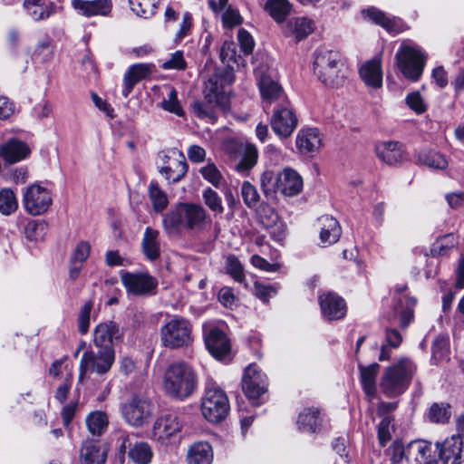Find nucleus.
I'll return each mask as SVG.
<instances>
[{"mask_svg": "<svg viewBox=\"0 0 464 464\" xmlns=\"http://www.w3.org/2000/svg\"><path fill=\"white\" fill-rule=\"evenodd\" d=\"M210 218L206 209L196 203H179L162 218V227L168 235H178L184 229L201 231Z\"/></svg>", "mask_w": 464, "mask_h": 464, "instance_id": "1", "label": "nucleus"}, {"mask_svg": "<svg viewBox=\"0 0 464 464\" xmlns=\"http://www.w3.org/2000/svg\"><path fill=\"white\" fill-rule=\"evenodd\" d=\"M197 386V373L188 363L182 361L175 362L165 370L162 390L168 397L184 401L192 395Z\"/></svg>", "mask_w": 464, "mask_h": 464, "instance_id": "2", "label": "nucleus"}, {"mask_svg": "<svg viewBox=\"0 0 464 464\" xmlns=\"http://www.w3.org/2000/svg\"><path fill=\"white\" fill-rule=\"evenodd\" d=\"M314 72L324 85L338 88L343 85L348 69L338 51L318 49L314 53Z\"/></svg>", "mask_w": 464, "mask_h": 464, "instance_id": "3", "label": "nucleus"}, {"mask_svg": "<svg viewBox=\"0 0 464 464\" xmlns=\"http://www.w3.org/2000/svg\"><path fill=\"white\" fill-rule=\"evenodd\" d=\"M416 372L415 364L403 358L387 367L381 378L380 389L388 398L401 395L409 388Z\"/></svg>", "mask_w": 464, "mask_h": 464, "instance_id": "4", "label": "nucleus"}, {"mask_svg": "<svg viewBox=\"0 0 464 464\" xmlns=\"http://www.w3.org/2000/svg\"><path fill=\"white\" fill-rule=\"evenodd\" d=\"M160 335L161 345L165 348H187L193 342L192 324L185 317L173 315L161 325Z\"/></svg>", "mask_w": 464, "mask_h": 464, "instance_id": "5", "label": "nucleus"}, {"mask_svg": "<svg viewBox=\"0 0 464 464\" xmlns=\"http://www.w3.org/2000/svg\"><path fill=\"white\" fill-rule=\"evenodd\" d=\"M427 56L415 44L402 43L396 53L397 65L403 76L416 82L422 75Z\"/></svg>", "mask_w": 464, "mask_h": 464, "instance_id": "6", "label": "nucleus"}, {"mask_svg": "<svg viewBox=\"0 0 464 464\" xmlns=\"http://www.w3.org/2000/svg\"><path fill=\"white\" fill-rule=\"evenodd\" d=\"M121 416L131 427L140 428L150 422L153 416V404L144 397L133 395L121 404Z\"/></svg>", "mask_w": 464, "mask_h": 464, "instance_id": "7", "label": "nucleus"}, {"mask_svg": "<svg viewBox=\"0 0 464 464\" xmlns=\"http://www.w3.org/2000/svg\"><path fill=\"white\" fill-rule=\"evenodd\" d=\"M115 361L114 349H98L97 352L88 350L83 353L80 362L79 379L82 380L85 373L103 375L110 372Z\"/></svg>", "mask_w": 464, "mask_h": 464, "instance_id": "8", "label": "nucleus"}, {"mask_svg": "<svg viewBox=\"0 0 464 464\" xmlns=\"http://www.w3.org/2000/svg\"><path fill=\"white\" fill-rule=\"evenodd\" d=\"M229 411L228 399L219 388H207L202 398L201 411L205 419L210 422L224 420Z\"/></svg>", "mask_w": 464, "mask_h": 464, "instance_id": "9", "label": "nucleus"}, {"mask_svg": "<svg viewBox=\"0 0 464 464\" xmlns=\"http://www.w3.org/2000/svg\"><path fill=\"white\" fill-rule=\"evenodd\" d=\"M121 281L129 295L146 296L155 295L158 280L148 272L121 271Z\"/></svg>", "mask_w": 464, "mask_h": 464, "instance_id": "10", "label": "nucleus"}, {"mask_svg": "<svg viewBox=\"0 0 464 464\" xmlns=\"http://www.w3.org/2000/svg\"><path fill=\"white\" fill-rule=\"evenodd\" d=\"M53 204L51 191L40 184L27 187L23 194V205L27 213L40 216L46 213Z\"/></svg>", "mask_w": 464, "mask_h": 464, "instance_id": "11", "label": "nucleus"}, {"mask_svg": "<svg viewBox=\"0 0 464 464\" xmlns=\"http://www.w3.org/2000/svg\"><path fill=\"white\" fill-rule=\"evenodd\" d=\"M159 159L161 161L159 171L169 182L177 183L186 175L188 164L180 151L171 150L168 152H160Z\"/></svg>", "mask_w": 464, "mask_h": 464, "instance_id": "12", "label": "nucleus"}, {"mask_svg": "<svg viewBox=\"0 0 464 464\" xmlns=\"http://www.w3.org/2000/svg\"><path fill=\"white\" fill-rule=\"evenodd\" d=\"M235 80L233 71L226 69L222 72H216L205 82V99H209L225 107L227 102L225 86L231 84Z\"/></svg>", "mask_w": 464, "mask_h": 464, "instance_id": "13", "label": "nucleus"}, {"mask_svg": "<svg viewBox=\"0 0 464 464\" xmlns=\"http://www.w3.org/2000/svg\"><path fill=\"white\" fill-rule=\"evenodd\" d=\"M270 123L274 132L281 138L289 137L296 129L298 121L287 100L274 110Z\"/></svg>", "mask_w": 464, "mask_h": 464, "instance_id": "14", "label": "nucleus"}, {"mask_svg": "<svg viewBox=\"0 0 464 464\" xmlns=\"http://www.w3.org/2000/svg\"><path fill=\"white\" fill-rule=\"evenodd\" d=\"M242 389L250 401L257 400L266 392V375L256 364L248 365L244 372Z\"/></svg>", "mask_w": 464, "mask_h": 464, "instance_id": "15", "label": "nucleus"}, {"mask_svg": "<svg viewBox=\"0 0 464 464\" xmlns=\"http://www.w3.org/2000/svg\"><path fill=\"white\" fill-rule=\"evenodd\" d=\"M183 424L175 413H165L155 420L153 424V437L162 445H167L182 430Z\"/></svg>", "mask_w": 464, "mask_h": 464, "instance_id": "16", "label": "nucleus"}, {"mask_svg": "<svg viewBox=\"0 0 464 464\" xmlns=\"http://www.w3.org/2000/svg\"><path fill=\"white\" fill-rule=\"evenodd\" d=\"M134 434H124L121 437L120 450L125 452L128 449V457L135 464H150L153 458V450L146 441H139L132 444L131 437Z\"/></svg>", "mask_w": 464, "mask_h": 464, "instance_id": "17", "label": "nucleus"}, {"mask_svg": "<svg viewBox=\"0 0 464 464\" xmlns=\"http://www.w3.org/2000/svg\"><path fill=\"white\" fill-rule=\"evenodd\" d=\"M255 73L261 96L265 102L271 104L276 101H286L281 86L267 72L260 68L256 70Z\"/></svg>", "mask_w": 464, "mask_h": 464, "instance_id": "18", "label": "nucleus"}, {"mask_svg": "<svg viewBox=\"0 0 464 464\" xmlns=\"http://www.w3.org/2000/svg\"><path fill=\"white\" fill-rule=\"evenodd\" d=\"M277 190L285 197L298 195L304 187L302 177L291 168H285L276 175Z\"/></svg>", "mask_w": 464, "mask_h": 464, "instance_id": "19", "label": "nucleus"}, {"mask_svg": "<svg viewBox=\"0 0 464 464\" xmlns=\"http://www.w3.org/2000/svg\"><path fill=\"white\" fill-rule=\"evenodd\" d=\"M121 336L122 332L116 323H100L93 330V343L98 349H113V341L121 339Z\"/></svg>", "mask_w": 464, "mask_h": 464, "instance_id": "20", "label": "nucleus"}, {"mask_svg": "<svg viewBox=\"0 0 464 464\" xmlns=\"http://www.w3.org/2000/svg\"><path fill=\"white\" fill-rule=\"evenodd\" d=\"M204 336L206 347L215 358L222 360L229 354L230 342L224 332L211 328Z\"/></svg>", "mask_w": 464, "mask_h": 464, "instance_id": "21", "label": "nucleus"}, {"mask_svg": "<svg viewBox=\"0 0 464 464\" xmlns=\"http://www.w3.org/2000/svg\"><path fill=\"white\" fill-rule=\"evenodd\" d=\"M441 464H459L462 459L463 440L460 436L452 435L442 443L437 444Z\"/></svg>", "mask_w": 464, "mask_h": 464, "instance_id": "22", "label": "nucleus"}, {"mask_svg": "<svg viewBox=\"0 0 464 464\" xmlns=\"http://www.w3.org/2000/svg\"><path fill=\"white\" fill-rule=\"evenodd\" d=\"M314 22L306 16L290 18L284 25L283 33L287 38L300 42L310 35L314 30Z\"/></svg>", "mask_w": 464, "mask_h": 464, "instance_id": "23", "label": "nucleus"}, {"mask_svg": "<svg viewBox=\"0 0 464 464\" xmlns=\"http://www.w3.org/2000/svg\"><path fill=\"white\" fill-rule=\"evenodd\" d=\"M320 306L323 315L328 320H338L346 314L344 300L340 296L327 293L320 295Z\"/></svg>", "mask_w": 464, "mask_h": 464, "instance_id": "24", "label": "nucleus"}, {"mask_svg": "<svg viewBox=\"0 0 464 464\" xmlns=\"http://www.w3.org/2000/svg\"><path fill=\"white\" fill-rule=\"evenodd\" d=\"M295 144L301 154L316 152L322 146L321 134L315 128L301 129L296 135Z\"/></svg>", "mask_w": 464, "mask_h": 464, "instance_id": "25", "label": "nucleus"}, {"mask_svg": "<svg viewBox=\"0 0 464 464\" xmlns=\"http://www.w3.org/2000/svg\"><path fill=\"white\" fill-rule=\"evenodd\" d=\"M154 65L151 63H137L129 67L123 77L122 95L127 98L134 86L152 73Z\"/></svg>", "mask_w": 464, "mask_h": 464, "instance_id": "26", "label": "nucleus"}, {"mask_svg": "<svg viewBox=\"0 0 464 464\" xmlns=\"http://www.w3.org/2000/svg\"><path fill=\"white\" fill-rule=\"evenodd\" d=\"M375 153L384 163L394 166L405 160L403 146L397 141H383L376 145Z\"/></svg>", "mask_w": 464, "mask_h": 464, "instance_id": "27", "label": "nucleus"}, {"mask_svg": "<svg viewBox=\"0 0 464 464\" xmlns=\"http://www.w3.org/2000/svg\"><path fill=\"white\" fill-rule=\"evenodd\" d=\"M107 452L102 449L99 440H86L80 450L81 464H104Z\"/></svg>", "mask_w": 464, "mask_h": 464, "instance_id": "28", "label": "nucleus"}, {"mask_svg": "<svg viewBox=\"0 0 464 464\" xmlns=\"http://www.w3.org/2000/svg\"><path fill=\"white\" fill-rule=\"evenodd\" d=\"M297 428L303 432L315 433L321 430L323 417L321 411L315 407L304 409L297 417Z\"/></svg>", "mask_w": 464, "mask_h": 464, "instance_id": "29", "label": "nucleus"}, {"mask_svg": "<svg viewBox=\"0 0 464 464\" xmlns=\"http://www.w3.org/2000/svg\"><path fill=\"white\" fill-rule=\"evenodd\" d=\"M320 242L323 246H331L336 243L342 234V229L336 218L331 216H324L319 218Z\"/></svg>", "mask_w": 464, "mask_h": 464, "instance_id": "30", "label": "nucleus"}, {"mask_svg": "<svg viewBox=\"0 0 464 464\" xmlns=\"http://www.w3.org/2000/svg\"><path fill=\"white\" fill-rule=\"evenodd\" d=\"M30 152L28 145L17 139L9 140L0 148V155L10 164L24 160Z\"/></svg>", "mask_w": 464, "mask_h": 464, "instance_id": "31", "label": "nucleus"}, {"mask_svg": "<svg viewBox=\"0 0 464 464\" xmlns=\"http://www.w3.org/2000/svg\"><path fill=\"white\" fill-rule=\"evenodd\" d=\"M359 72L360 77L368 87L374 89L382 87V71L380 59L373 58L370 61H367L360 68Z\"/></svg>", "mask_w": 464, "mask_h": 464, "instance_id": "32", "label": "nucleus"}, {"mask_svg": "<svg viewBox=\"0 0 464 464\" xmlns=\"http://www.w3.org/2000/svg\"><path fill=\"white\" fill-rule=\"evenodd\" d=\"M72 4L86 16L107 15L112 7L111 0H72Z\"/></svg>", "mask_w": 464, "mask_h": 464, "instance_id": "33", "label": "nucleus"}, {"mask_svg": "<svg viewBox=\"0 0 464 464\" xmlns=\"http://www.w3.org/2000/svg\"><path fill=\"white\" fill-rule=\"evenodd\" d=\"M23 6L34 21L45 20L55 12L54 4L46 0H24Z\"/></svg>", "mask_w": 464, "mask_h": 464, "instance_id": "34", "label": "nucleus"}, {"mask_svg": "<svg viewBox=\"0 0 464 464\" xmlns=\"http://www.w3.org/2000/svg\"><path fill=\"white\" fill-rule=\"evenodd\" d=\"M360 380L362 390L369 401H372L376 394V377L380 369L377 362L368 366L359 365Z\"/></svg>", "mask_w": 464, "mask_h": 464, "instance_id": "35", "label": "nucleus"}, {"mask_svg": "<svg viewBox=\"0 0 464 464\" xmlns=\"http://www.w3.org/2000/svg\"><path fill=\"white\" fill-rule=\"evenodd\" d=\"M432 452L431 444L423 440L411 441L407 447V458H412L416 464H435Z\"/></svg>", "mask_w": 464, "mask_h": 464, "instance_id": "36", "label": "nucleus"}, {"mask_svg": "<svg viewBox=\"0 0 464 464\" xmlns=\"http://www.w3.org/2000/svg\"><path fill=\"white\" fill-rule=\"evenodd\" d=\"M141 248L147 259L157 260L160 256V231L150 227H146L141 240Z\"/></svg>", "mask_w": 464, "mask_h": 464, "instance_id": "37", "label": "nucleus"}, {"mask_svg": "<svg viewBox=\"0 0 464 464\" xmlns=\"http://www.w3.org/2000/svg\"><path fill=\"white\" fill-rule=\"evenodd\" d=\"M213 450L209 443L198 441L189 446L187 451L188 464H211Z\"/></svg>", "mask_w": 464, "mask_h": 464, "instance_id": "38", "label": "nucleus"}, {"mask_svg": "<svg viewBox=\"0 0 464 464\" xmlns=\"http://www.w3.org/2000/svg\"><path fill=\"white\" fill-rule=\"evenodd\" d=\"M219 106L218 103L209 100L205 99L202 101H195L192 103V111L193 113L201 120H206L209 122H215L217 120L216 115V107Z\"/></svg>", "mask_w": 464, "mask_h": 464, "instance_id": "39", "label": "nucleus"}, {"mask_svg": "<svg viewBox=\"0 0 464 464\" xmlns=\"http://www.w3.org/2000/svg\"><path fill=\"white\" fill-rule=\"evenodd\" d=\"M265 8L270 16L280 24L290 14L292 5L288 0H267Z\"/></svg>", "mask_w": 464, "mask_h": 464, "instance_id": "40", "label": "nucleus"}, {"mask_svg": "<svg viewBox=\"0 0 464 464\" xmlns=\"http://www.w3.org/2000/svg\"><path fill=\"white\" fill-rule=\"evenodd\" d=\"M85 421L88 430L93 436H101L108 427V417L102 411L91 412Z\"/></svg>", "mask_w": 464, "mask_h": 464, "instance_id": "41", "label": "nucleus"}, {"mask_svg": "<svg viewBox=\"0 0 464 464\" xmlns=\"http://www.w3.org/2000/svg\"><path fill=\"white\" fill-rule=\"evenodd\" d=\"M148 190L153 210L157 213H161L169 204L167 194L160 188L158 182L155 180L150 182Z\"/></svg>", "mask_w": 464, "mask_h": 464, "instance_id": "42", "label": "nucleus"}, {"mask_svg": "<svg viewBox=\"0 0 464 464\" xmlns=\"http://www.w3.org/2000/svg\"><path fill=\"white\" fill-rule=\"evenodd\" d=\"M418 160L420 163L429 168L436 169H445L448 167V160L441 153L427 150L419 153Z\"/></svg>", "mask_w": 464, "mask_h": 464, "instance_id": "43", "label": "nucleus"}, {"mask_svg": "<svg viewBox=\"0 0 464 464\" xmlns=\"http://www.w3.org/2000/svg\"><path fill=\"white\" fill-rule=\"evenodd\" d=\"M258 151L255 145L246 144L241 160L237 164L236 169L244 173L252 169L257 162Z\"/></svg>", "mask_w": 464, "mask_h": 464, "instance_id": "44", "label": "nucleus"}, {"mask_svg": "<svg viewBox=\"0 0 464 464\" xmlns=\"http://www.w3.org/2000/svg\"><path fill=\"white\" fill-rule=\"evenodd\" d=\"M159 0H129L131 10L140 17L149 18L155 14Z\"/></svg>", "mask_w": 464, "mask_h": 464, "instance_id": "45", "label": "nucleus"}, {"mask_svg": "<svg viewBox=\"0 0 464 464\" xmlns=\"http://www.w3.org/2000/svg\"><path fill=\"white\" fill-rule=\"evenodd\" d=\"M18 208V201L14 192L10 188L0 190V213L9 216Z\"/></svg>", "mask_w": 464, "mask_h": 464, "instance_id": "46", "label": "nucleus"}, {"mask_svg": "<svg viewBox=\"0 0 464 464\" xmlns=\"http://www.w3.org/2000/svg\"><path fill=\"white\" fill-rule=\"evenodd\" d=\"M220 60L227 66V69L232 71V65L234 63L239 64L240 56L237 55L236 44L232 41H226L223 43L220 48Z\"/></svg>", "mask_w": 464, "mask_h": 464, "instance_id": "47", "label": "nucleus"}, {"mask_svg": "<svg viewBox=\"0 0 464 464\" xmlns=\"http://www.w3.org/2000/svg\"><path fill=\"white\" fill-rule=\"evenodd\" d=\"M47 225L43 221L31 220L24 227V236L30 241L43 240Z\"/></svg>", "mask_w": 464, "mask_h": 464, "instance_id": "48", "label": "nucleus"}, {"mask_svg": "<svg viewBox=\"0 0 464 464\" xmlns=\"http://www.w3.org/2000/svg\"><path fill=\"white\" fill-rule=\"evenodd\" d=\"M160 107L164 111L173 113L177 116H183L184 114L183 109L178 99V92L172 87L169 88L168 96L160 102Z\"/></svg>", "mask_w": 464, "mask_h": 464, "instance_id": "49", "label": "nucleus"}, {"mask_svg": "<svg viewBox=\"0 0 464 464\" xmlns=\"http://www.w3.org/2000/svg\"><path fill=\"white\" fill-rule=\"evenodd\" d=\"M202 198L205 205L212 211L218 214L224 212L222 198L217 191L211 188H207L202 193Z\"/></svg>", "mask_w": 464, "mask_h": 464, "instance_id": "50", "label": "nucleus"}, {"mask_svg": "<svg viewBox=\"0 0 464 464\" xmlns=\"http://www.w3.org/2000/svg\"><path fill=\"white\" fill-rule=\"evenodd\" d=\"M450 418V407L445 403H433L429 411V419L436 423H445Z\"/></svg>", "mask_w": 464, "mask_h": 464, "instance_id": "51", "label": "nucleus"}, {"mask_svg": "<svg viewBox=\"0 0 464 464\" xmlns=\"http://www.w3.org/2000/svg\"><path fill=\"white\" fill-rule=\"evenodd\" d=\"M456 244L457 237L453 233H450L437 238L432 246L431 252L433 255H444Z\"/></svg>", "mask_w": 464, "mask_h": 464, "instance_id": "52", "label": "nucleus"}, {"mask_svg": "<svg viewBox=\"0 0 464 464\" xmlns=\"http://www.w3.org/2000/svg\"><path fill=\"white\" fill-rule=\"evenodd\" d=\"M362 14L368 17L376 24H379L388 31L392 30L393 22L385 14L376 8H369L362 11Z\"/></svg>", "mask_w": 464, "mask_h": 464, "instance_id": "53", "label": "nucleus"}, {"mask_svg": "<svg viewBox=\"0 0 464 464\" xmlns=\"http://www.w3.org/2000/svg\"><path fill=\"white\" fill-rule=\"evenodd\" d=\"M240 192L246 206L248 208H254L257 205L260 196L256 187L249 181H244L242 183Z\"/></svg>", "mask_w": 464, "mask_h": 464, "instance_id": "54", "label": "nucleus"}, {"mask_svg": "<svg viewBox=\"0 0 464 464\" xmlns=\"http://www.w3.org/2000/svg\"><path fill=\"white\" fill-rule=\"evenodd\" d=\"M226 270L237 282H243L245 275L240 261L235 256H228L226 259Z\"/></svg>", "mask_w": 464, "mask_h": 464, "instance_id": "55", "label": "nucleus"}, {"mask_svg": "<svg viewBox=\"0 0 464 464\" xmlns=\"http://www.w3.org/2000/svg\"><path fill=\"white\" fill-rule=\"evenodd\" d=\"M260 187L266 197H269L277 190L276 177L272 170H266L260 177Z\"/></svg>", "mask_w": 464, "mask_h": 464, "instance_id": "56", "label": "nucleus"}, {"mask_svg": "<svg viewBox=\"0 0 464 464\" xmlns=\"http://www.w3.org/2000/svg\"><path fill=\"white\" fill-rule=\"evenodd\" d=\"M392 421V417H384L378 426V440L382 447L392 440V433L394 430Z\"/></svg>", "mask_w": 464, "mask_h": 464, "instance_id": "57", "label": "nucleus"}, {"mask_svg": "<svg viewBox=\"0 0 464 464\" xmlns=\"http://www.w3.org/2000/svg\"><path fill=\"white\" fill-rule=\"evenodd\" d=\"M257 215L262 225L267 229L280 222L277 213L268 206H261Z\"/></svg>", "mask_w": 464, "mask_h": 464, "instance_id": "58", "label": "nucleus"}, {"mask_svg": "<svg viewBox=\"0 0 464 464\" xmlns=\"http://www.w3.org/2000/svg\"><path fill=\"white\" fill-rule=\"evenodd\" d=\"M93 307V304L92 301H88L84 304V305L81 308V311L78 315V330L82 334H86L89 330L90 321H91V312Z\"/></svg>", "mask_w": 464, "mask_h": 464, "instance_id": "59", "label": "nucleus"}, {"mask_svg": "<svg viewBox=\"0 0 464 464\" xmlns=\"http://www.w3.org/2000/svg\"><path fill=\"white\" fill-rule=\"evenodd\" d=\"M53 53V47L50 39L39 42L34 47L33 55L41 62L48 61Z\"/></svg>", "mask_w": 464, "mask_h": 464, "instance_id": "60", "label": "nucleus"}, {"mask_svg": "<svg viewBox=\"0 0 464 464\" xmlns=\"http://www.w3.org/2000/svg\"><path fill=\"white\" fill-rule=\"evenodd\" d=\"M222 23L226 28H233L242 23V17L238 10L232 6L222 9Z\"/></svg>", "mask_w": 464, "mask_h": 464, "instance_id": "61", "label": "nucleus"}, {"mask_svg": "<svg viewBox=\"0 0 464 464\" xmlns=\"http://www.w3.org/2000/svg\"><path fill=\"white\" fill-rule=\"evenodd\" d=\"M203 178L218 188L222 179V175L214 163H208L199 170Z\"/></svg>", "mask_w": 464, "mask_h": 464, "instance_id": "62", "label": "nucleus"}, {"mask_svg": "<svg viewBox=\"0 0 464 464\" xmlns=\"http://www.w3.org/2000/svg\"><path fill=\"white\" fill-rule=\"evenodd\" d=\"M138 361L130 355H124L119 359V371L121 374L126 377L134 374L138 369Z\"/></svg>", "mask_w": 464, "mask_h": 464, "instance_id": "63", "label": "nucleus"}, {"mask_svg": "<svg viewBox=\"0 0 464 464\" xmlns=\"http://www.w3.org/2000/svg\"><path fill=\"white\" fill-rule=\"evenodd\" d=\"M448 339L443 336H438L432 343V358L436 361L444 359L448 353Z\"/></svg>", "mask_w": 464, "mask_h": 464, "instance_id": "64", "label": "nucleus"}]
</instances>
